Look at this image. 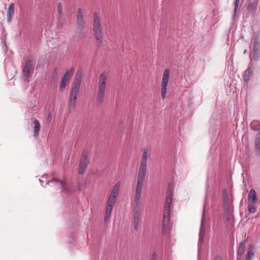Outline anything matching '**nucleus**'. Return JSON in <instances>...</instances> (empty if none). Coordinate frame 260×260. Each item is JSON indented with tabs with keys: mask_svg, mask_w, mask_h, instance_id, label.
<instances>
[{
	"mask_svg": "<svg viewBox=\"0 0 260 260\" xmlns=\"http://www.w3.org/2000/svg\"><path fill=\"white\" fill-rule=\"evenodd\" d=\"M253 50L260 51V40L258 36H256L253 40Z\"/></svg>",
	"mask_w": 260,
	"mask_h": 260,
	"instance_id": "nucleus-22",
	"label": "nucleus"
},
{
	"mask_svg": "<svg viewBox=\"0 0 260 260\" xmlns=\"http://www.w3.org/2000/svg\"><path fill=\"white\" fill-rule=\"evenodd\" d=\"M215 260H222V259L220 256H216Z\"/></svg>",
	"mask_w": 260,
	"mask_h": 260,
	"instance_id": "nucleus-33",
	"label": "nucleus"
},
{
	"mask_svg": "<svg viewBox=\"0 0 260 260\" xmlns=\"http://www.w3.org/2000/svg\"><path fill=\"white\" fill-rule=\"evenodd\" d=\"M245 154L247 155V159H248L249 158V152L248 151H247L245 152Z\"/></svg>",
	"mask_w": 260,
	"mask_h": 260,
	"instance_id": "nucleus-34",
	"label": "nucleus"
},
{
	"mask_svg": "<svg viewBox=\"0 0 260 260\" xmlns=\"http://www.w3.org/2000/svg\"><path fill=\"white\" fill-rule=\"evenodd\" d=\"M173 190L171 187L168 188L167 197L164 206L171 207L172 202Z\"/></svg>",
	"mask_w": 260,
	"mask_h": 260,
	"instance_id": "nucleus-12",
	"label": "nucleus"
},
{
	"mask_svg": "<svg viewBox=\"0 0 260 260\" xmlns=\"http://www.w3.org/2000/svg\"><path fill=\"white\" fill-rule=\"evenodd\" d=\"M258 2L257 0H254L252 2H250L248 3L247 9L248 11L254 12L256 9Z\"/></svg>",
	"mask_w": 260,
	"mask_h": 260,
	"instance_id": "nucleus-21",
	"label": "nucleus"
},
{
	"mask_svg": "<svg viewBox=\"0 0 260 260\" xmlns=\"http://www.w3.org/2000/svg\"><path fill=\"white\" fill-rule=\"evenodd\" d=\"M246 242V240L243 241L239 244L237 251V260H241L242 258V256L245 251Z\"/></svg>",
	"mask_w": 260,
	"mask_h": 260,
	"instance_id": "nucleus-13",
	"label": "nucleus"
},
{
	"mask_svg": "<svg viewBox=\"0 0 260 260\" xmlns=\"http://www.w3.org/2000/svg\"><path fill=\"white\" fill-rule=\"evenodd\" d=\"M92 31L93 37L97 42L98 47H102L103 45L104 32L101 18L97 12H94L93 14Z\"/></svg>",
	"mask_w": 260,
	"mask_h": 260,
	"instance_id": "nucleus-2",
	"label": "nucleus"
},
{
	"mask_svg": "<svg viewBox=\"0 0 260 260\" xmlns=\"http://www.w3.org/2000/svg\"><path fill=\"white\" fill-rule=\"evenodd\" d=\"M68 80H64L63 78H61V82L59 85V89L61 91H63L66 88L67 84L68 83Z\"/></svg>",
	"mask_w": 260,
	"mask_h": 260,
	"instance_id": "nucleus-27",
	"label": "nucleus"
},
{
	"mask_svg": "<svg viewBox=\"0 0 260 260\" xmlns=\"http://www.w3.org/2000/svg\"><path fill=\"white\" fill-rule=\"evenodd\" d=\"M108 77V73L107 72H103L100 76L99 81L98 83V87L105 88L106 87V82Z\"/></svg>",
	"mask_w": 260,
	"mask_h": 260,
	"instance_id": "nucleus-14",
	"label": "nucleus"
},
{
	"mask_svg": "<svg viewBox=\"0 0 260 260\" xmlns=\"http://www.w3.org/2000/svg\"><path fill=\"white\" fill-rule=\"evenodd\" d=\"M170 71L169 69H166L165 70L161 84V99L164 100L166 98L167 86L169 80Z\"/></svg>",
	"mask_w": 260,
	"mask_h": 260,
	"instance_id": "nucleus-6",
	"label": "nucleus"
},
{
	"mask_svg": "<svg viewBox=\"0 0 260 260\" xmlns=\"http://www.w3.org/2000/svg\"><path fill=\"white\" fill-rule=\"evenodd\" d=\"M259 51H255V50H253V55H252V59L254 60H257L258 59L259 57Z\"/></svg>",
	"mask_w": 260,
	"mask_h": 260,
	"instance_id": "nucleus-29",
	"label": "nucleus"
},
{
	"mask_svg": "<svg viewBox=\"0 0 260 260\" xmlns=\"http://www.w3.org/2000/svg\"><path fill=\"white\" fill-rule=\"evenodd\" d=\"M56 71H57V68H55L54 69V71L56 72Z\"/></svg>",
	"mask_w": 260,
	"mask_h": 260,
	"instance_id": "nucleus-35",
	"label": "nucleus"
},
{
	"mask_svg": "<svg viewBox=\"0 0 260 260\" xmlns=\"http://www.w3.org/2000/svg\"><path fill=\"white\" fill-rule=\"evenodd\" d=\"M82 76L81 70H78L76 73L69 99L68 107L70 111L75 109L77 95L80 89Z\"/></svg>",
	"mask_w": 260,
	"mask_h": 260,
	"instance_id": "nucleus-1",
	"label": "nucleus"
},
{
	"mask_svg": "<svg viewBox=\"0 0 260 260\" xmlns=\"http://www.w3.org/2000/svg\"><path fill=\"white\" fill-rule=\"evenodd\" d=\"M57 12L59 14V16H60L61 15V11H62V6L61 4L60 3H58L57 6Z\"/></svg>",
	"mask_w": 260,
	"mask_h": 260,
	"instance_id": "nucleus-30",
	"label": "nucleus"
},
{
	"mask_svg": "<svg viewBox=\"0 0 260 260\" xmlns=\"http://www.w3.org/2000/svg\"><path fill=\"white\" fill-rule=\"evenodd\" d=\"M251 128L255 131L260 130V121L258 120H253L250 124Z\"/></svg>",
	"mask_w": 260,
	"mask_h": 260,
	"instance_id": "nucleus-24",
	"label": "nucleus"
},
{
	"mask_svg": "<svg viewBox=\"0 0 260 260\" xmlns=\"http://www.w3.org/2000/svg\"><path fill=\"white\" fill-rule=\"evenodd\" d=\"M14 15V4L11 3L9 6L7 11V20L10 22L12 20V17Z\"/></svg>",
	"mask_w": 260,
	"mask_h": 260,
	"instance_id": "nucleus-16",
	"label": "nucleus"
},
{
	"mask_svg": "<svg viewBox=\"0 0 260 260\" xmlns=\"http://www.w3.org/2000/svg\"><path fill=\"white\" fill-rule=\"evenodd\" d=\"M143 186L138 188V186H136L135 198L134 200V225L136 230L138 229L140 216V200L141 199V193L142 192Z\"/></svg>",
	"mask_w": 260,
	"mask_h": 260,
	"instance_id": "nucleus-3",
	"label": "nucleus"
},
{
	"mask_svg": "<svg viewBox=\"0 0 260 260\" xmlns=\"http://www.w3.org/2000/svg\"><path fill=\"white\" fill-rule=\"evenodd\" d=\"M248 199L249 203H254L257 201V194L254 189H250L248 194Z\"/></svg>",
	"mask_w": 260,
	"mask_h": 260,
	"instance_id": "nucleus-18",
	"label": "nucleus"
},
{
	"mask_svg": "<svg viewBox=\"0 0 260 260\" xmlns=\"http://www.w3.org/2000/svg\"><path fill=\"white\" fill-rule=\"evenodd\" d=\"M76 18L77 28L80 30H82L85 27V21L83 18L82 10L80 8H78L77 10Z\"/></svg>",
	"mask_w": 260,
	"mask_h": 260,
	"instance_id": "nucleus-10",
	"label": "nucleus"
},
{
	"mask_svg": "<svg viewBox=\"0 0 260 260\" xmlns=\"http://www.w3.org/2000/svg\"><path fill=\"white\" fill-rule=\"evenodd\" d=\"M34 136L37 137L39 135L41 129V125L38 120L34 119Z\"/></svg>",
	"mask_w": 260,
	"mask_h": 260,
	"instance_id": "nucleus-19",
	"label": "nucleus"
},
{
	"mask_svg": "<svg viewBox=\"0 0 260 260\" xmlns=\"http://www.w3.org/2000/svg\"><path fill=\"white\" fill-rule=\"evenodd\" d=\"M252 70L251 68H248L244 72L243 76V80L247 82L252 76Z\"/></svg>",
	"mask_w": 260,
	"mask_h": 260,
	"instance_id": "nucleus-20",
	"label": "nucleus"
},
{
	"mask_svg": "<svg viewBox=\"0 0 260 260\" xmlns=\"http://www.w3.org/2000/svg\"><path fill=\"white\" fill-rule=\"evenodd\" d=\"M240 0H235L234 2V5H235V8L234 11L236 12L237 10L239 4Z\"/></svg>",
	"mask_w": 260,
	"mask_h": 260,
	"instance_id": "nucleus-32",
	"label": "nucleus"
},
{
	"mask_svg": "<svg viewBox=\"0 0 260 260\" xmlns=\"http://www.w3.org/2000/svg\"><path fill=\"white\" fill-rule=\"evenodd\" d=\"M171 207L164 206L162 221V234L166 235L170 229Z\"/></svg>",
	"mask_w": 260,
	"mask_h": 260,
	"instance_id": "nucleus-5",
	"label": "nucleus"
},
{
	"mask_svg": "<svg viewBox=\"0 0 260 260\" xmlns=\"http://www.w3.org/2000/svg\"><path fill=\"white\" fill-rule=\"evenodd\" d=\"M248 210L250 213H254L256 212V208L253 205V203H249Z\"/></svg>",
	"mask_w": 260,
	"mask_h": 260,
	"instance_id": "nucleus-28",
	"label": "nucleus"
},
{
	"mask_svg": "<svg viewBox=\"0 0 260 260\" xmlns=\"http://www.w3.org/2000/svg\"><path fill=\"white\" fill-rule=\"evenodd\" d=\"M90 159L87 155L83 153L80 159L78 172L80 174H83L85 171L88 164L89 163Z\"/></svg>",
	"mask_w": 260,
	"mask_h": 260,
	"instance_id": "nucleus-9",
	"label": "nucleus"
},
{
	"mask_svg": "<svg viewBox=\"0 0 260 260\" xmlns=\"http://www.w3.org/2000/svg\"><path fill=\"white\" fill-rule=\"evenodd\" d=\"M254 252L253 251V247L249 248L246 255V260H252L254 257Z\"/></svg>",
	"mask_w": 260,
	"mask_h": 260,
	"instance_id": "nucleus-26",
	"label": "nucleus"
},
{
	"mask_svg": "<svg viewBox=\"0 0 260 260\" xmlns=\"http://www.w3.org/2000/svg\"><path fill=\"white\" fill-rule=\"evenodd\" d=\"M32 69V60L30 59L27 60L22 69V78L26 82H29V77L30 76V71Z\"/></svg>",
	"mask_w": 260,
	"mask_h": 260,
	"instance_id": "nucleus-8",
	"label": "nucleus"
},
{
	"mask_svg": "<svg viewBox=\"0 0 260 260\" xmlns=\"http://www.w3.org/2000/svg\"><path fill=\"white\" fill-rule=\"evenodd\" d=\"M152 260H155V258L154 257V258H152Z\"/></svg>",
	"mask_w": 260,
	"mask_h": 260,
	"instance_id": "nucleus-36",
	"label": "nucleus"
},
{
	"mask_svg": "<svg viewBox=\"0 0 260 260\" xmlns=\"http://www.w3.org/2000/svg\"><path fill=\"white\" fill-rule=\"evenodd\" d=\"M204 229L203 228V219H202L201 226L200 228V238L203 237V232H204Z\"/></svg>",
	"mask_w": 260,
	"mask_h": 260,
	"instance_id": "nucleus-31",
	"label": "nucleus"
},
{
	"mask_svg": "<svg viewBox=\"0 0 260 260\" xmlns=\"http://www.w3.org/2000/svg\"><path fill=\"white\" fill-rule=\"evenodd\" d=\"M74 71L75 69L73 67H72L66 72L62 78H63L64 80H67L68 81L69 79L73 76Z\"/></svg>",
	"mask_w": 260,
	"mask_h": 260,
	"instance_id": "nucleus-23",
	"label": "nucleus"
},
{
	"mask_svg": "<svg viewBox=\"0 0 260 260\" xmlns=\"http://www.w3.org/2000/svg\"><path fill=\"white\" fill-rule=\"evenodd\" d=\"M106 88L98 87L96 101L98 104H101L104 100Z\"/></svg>",
	"mask_w": 260,
	"mask_h": 260,
	"instance_id": "nucleus-11",
	"label": "nucleus"
},
{
	"mask_svg": "<svg viewBox=\"0 0 260 260\" xmlns=\"http://www.w3.org/2000/svg\"><path fill=\"white\" fill-rule=\"evenodd\" d=\"M116 198L117 197L112 196L111 194L109 197L106 208L105 215L104 217V219L105 221H107L111 216L113 208L114 206L116 201Z\"/></svg>",
	"mask_w": 260,
	"mask_h": 260,
	"instance_id": "nucleus-7",
	"label": "nucleus"
},
{
	"mask_svg": "<svg viewBox=\"0 0 260 260\" xmlns=\"http://www.w3.org/2000/svg\"><path fill=\"white\" fill-rule=\"evenodd\" d=\"M150 155V153L148 152L147 150L145 149L141 158L137 181L136 186H138V188L144 185L145 177L146 174L147 161Z\"/></svg>",
	"mask_w": 260,
	"mask_h": 260,
	"instance_id": "nucleus-4",
	"label": "nucleus"
},
{
	"mask_svg": "<svg viewBox=\"0 0 260 260\" xmlns=\"http://www.w3.org/2000/svg\"><path fill=\"white\" fill-rule=\"evenodd\" d=\"M255 149L256 155H260V131L257 134L255 139Z\"/></svg>",
	"mask_w": 260,
	"mask_h": 260,
	"instance_id": "nucleus-17",
	"label": "nucleus"
},
{
	"mask_svg": "<svg viewBox=\"0 0 260 260\" xmlns=\"http://www.w3.org/2000/svg\"><path fill=\"white\" fill-rule=\"evenodd\" d=\"M120 186V182H118L116 185L114 186L112 191L111 193V195L117 197V195L118 194L119 188Z\"/></svg>",
	"mask_w": 260,
	"mask_h": 260,
	"instance_id": "nucleus-25",
	"label": "nucleus"
},
{
	"mask_svg": "<svg viewBox=\"0 0 260 260\" xmlns=\"http://www.w3.org/2000/svg\"><path fill=\"white\" fill-rule=\"evenodd\" d=\"M50 182H55L56 183H59L60 184V188L62 189V190L63 191H64L66 192H69V190H68V187L66 185V184L63 181L56 179V178H54V179L50 180L48 181V183H50Z\"/></svg>",
	"mask_w": 260,
	"mask_h": 260,
	"instance_id": "nucleus-15",
	"label": "nucleus"
}]
</instances>
